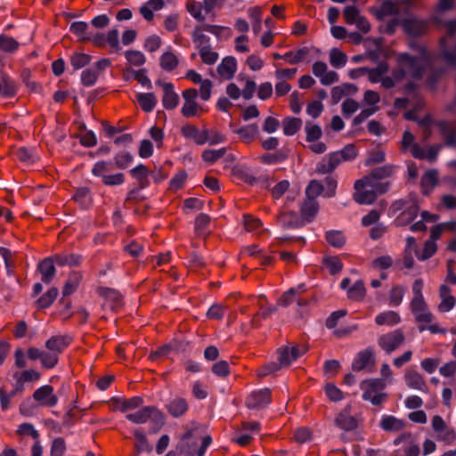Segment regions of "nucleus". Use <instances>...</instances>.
I'll return each instance as SVG.
<instances>
[{
  "instance_id": "1",
  "label": "nucleus",
  "mask_w": 456,
  "mask_h": 456,
  "mask_svg": "<svg viewBox=\"0 0 456 456\" xmlns=\"http://www.w3.org/2000/svg\"><path fill=\"white\" fill-rule=\"evenodd\" d=\"M396 61L397 65L392 71V77H383L379 81L386 89L394 87L396 82L403 79L420 78L428 61V56L425 52L418 57H412L408 53H401L397 56Z\"/></svg>"
},
{
  "instance_id": "2",
  "label": "nucleus",
  "mask_w": 456,
  "mask_h": 456,
  "mask_svg": "<svg viewBox=\"0 0 456 456\" xmlns=\"http://www.w3.org/2000/svg\"><path fill=\"white\" fill-rule=\"evenodd\" d=\"M423 281L417 279L412 284V299L410 302V309L414 316L419 332L428 330L432 334H445L446 330L440 327L435 322L436 318L428 308L422 294Z\"/></svg>"
},
{
  "instance_id": "3",
  "label": "nucleus",
  "mask_w": 456,
  "mask_h": 456,
  "mask_svg": "<svg viewBox=\"0 0 456 456\" xmlns=\"http://www.w3.org/2000/svg\"><path fill=\"white\" fill-rule=\"evenodd\" d=\"M438 27L445 31L440 39L441 57L449 66H456V20H439Z\"/></svg>"
},
{
  "instance_id": "4",
  "label": "nucleus",
  "mask_w": 456,
  "mask_h": 456,
  "mask_svg": "<svg viewBox=\"0 0 456 456\" xmlns=\"http://www.w3.org/2000/svg\"><path fill=\"white\" fill-rule=\"evenodd\" d=\"M126 418L134 424H144L151 421L152 432H158L165 423L163 412L155 406H145L137 411L128 413Z\"/></svg>"
},
{
  "instance_id": "5",
  "label": "nucleus",
  "mask_w": 456,
  "mask_h": 456,
  "mask_svg": "<svg viewBox=\"0 0 456 456\" xmlns=\"http://www.w3.org/2000/svg\"><path fill=\"white\" fill-rule=\"evenodd\" d=\"M387 384L383 379H367L360 383V388L362 391V399L370 401L373 405L381 404L387 398V394L383 392Z\"/></svg>"
},
{
  "instance_id": "6",
  "label": "nucleus",
  "mask_w": 456,
  "mask_h": 456,
  "mask_svg": "<svg viewBox=\"0 0 456 456\" xmlns=\"http://www.w3.org/2000/svg\"><path fill=\"white\" fill-rule=\"evenodd\" d=\"M377 16L380 20L392 17L385 27V32L387 34L395 33V29L400 25L403 26V20L401 18V10L398 3H394L389 0L384 1L377 12Z\"/></svg>"
},
{
  "instance_id": "7",
  "label": "nucleus",
  "mask_w": 456,
  "mask_h": 456,
  "mask_svg": "<svg viewBox=\"0 0 456 456\" xmlns=\"http://www.w3.org/2000/svg\"><path fill=\"white\" fill-rule=\"evenodd\" d=\"M431 426L438 441L451 445L456 440V431L449 427L441 416L435 415L431 419Z\"/></svg>"
},
{
  "instance_id": "8",
  "label": "nucleus",
  "mask_w": 456,
  "mask_h": 456,
  "mask_svg": "<svg viewBox=\"0 0 456 456\" xmlns=\"http://www.w3.org/2000/svg\"><path fill=\"white\" fill-rule=\"evenodd\" d=\"M182 95L184 102L181 108V113L184 118H192L197 116L200 111H203V108L196 102L199 93L195 88L184 90Z\"/></svg>"
},
{
  "instance_id": "9",
  "label": "nucleus",
  "mask_w": 456,
  "mask_h": 456,
  "mask_svg": "<svg viewBox=\"0 0 456 456\" xmlns=\"http://www.w3.org/2000/svg\"><path fill=\"white\" fill-rule=\"evenodd\" d=\"M395 446L400 448L395 454L402 451L405 456H419L420 449L414 436L410 432L402 433L394 440Z\"/></svg>"
},
{
  "instance_id": "10",
  "label": "nucleus",
  "mask_w": 456,
  "mask_h": 456,
  "mask_svg": "<svg viewBox=\"0 0 456 456\" xmlns=\"http://www.w3.org/2000/svg\"><path fill=\"white\" fill-rule=\"evenodd\" d=\"M376 363L375 352L372 347L360 351L352 362V370L354 371L367 370L371 372Z\"/></svg>"
},
{
  "instance_id": "11",
  "label": "nucleus",
  "mask_w": 456,
  "mask_h": 456,
  "mask_svg": "<svg viewBox=\"0 0 456 456\" xmlns=\"http://www.w3.org/2000/svg\"><path fill=\"white\" fill-rule=\"evenodd\" d=\"M404 334L401 330H395L383 334L378 338V345L387 354L396 350L404 342Z\"/></svg>"
},
{
  "instance_id": "12",
  "label": "nucleus",
  "mask_w": 456,
  "mask_h": 456,
  "mask_svg": "<svg viewBox=\"0 0 456 456\" xmlns=\"http://www.w3.org/2000/svg\"><path fill=\"white\" fill-rule=\"evenodd\" d=\"M307 348L302 345L290 344L281 347L279 353V362L281 366H289L291 362L302 356Z\"/></svg>"
},
{
  "instance_id": "13",
  "label": "nucleus",
  "mask_w": 456,
  "mask_h": 456,
  "mask_svg": "<svg viewBox=\"0 0 456 456\" xmlns=\"http://www.w3.org/2000/svg\"><path fill=\"white\" fill-rule=\"evenodd\" d=\"M33 399L42 407H54L58 403V397L50 385H44L35 390Z\"/></svg>"
},
{
  "instance_id": "14",
  "label": "nucleus",
  "mask_w": 456,
  "mask_h": 456,
  "mask_svg": "<svg viewBox=\"0 0 456 456\" xmlns=\"http://www.w3.org/2000/svg\"><path fill=\"white\" fill-rule=\"evenodd\" d=\"M142 403L143 400L140 396H134L128 399L125 397H112L109 401V405L112 411H120L122 412L137 409Z\"/></svg>"
},
{
  "instance_id": "15",
  "label": "nucleus",
  "mask_w": 456,
  "mask_h": 456,
  "mask_svg": "<svg viewBox=\"0 0 456 456\" xmlns=\"http://www.w3.org/2000/svg\"><path fill=\"white\" fill-rule=\"evenodd\" d=\"M312 70L323 86L332 85L338 80V73L333 70H328V66L323 61H315L313 64Z\"/></svg>"
},
{
  "instance_id": "16",
  "label": "nucleus",
  "mask_w": 456,
  "mask_h": 456,
  "mask_svg": "<svg viewBox=\"0 0 456 456\" xmlns=\"http://www.w3.org/2000/svg\"><path fill=\"white\" fill-rule=\"evenodd\" d=\"M354 188V200L359 204L370 205L373 203L378 197L377 192L365 186L360 179L355 181Z\"/></svg>"
},
{
  "instance_id": "17",
  "label": "nucleus",
  "mask_w": 456,
  "mask_h": 456,
  "mask_svg": "<svg viewBox=\"0 0 456 456\" xmlns=\"http://www.w3.org/2000/svg\"><path fill=\"white\" fill-rule=\"evenodd\" d=\"M271 403V390L261 389L251 393L247 398L246 404L249 409H261Z\"/></svg>"
},
{
  "instance_id": "18",
  "label": "nucleus",
  "mask_w": 456,
  "mask_h": 456,
  "mask_svg": "<svg viewBox=\"0 0 456 456\" xmlns=\"http://www.w3.org/2000/svg\"><path fill=\"white\" fill-rule=\"evenodd\" d=\"M335 425L344 431H351L357 428L358 421L355 417L351 414L350 406H346L336 417Z\"/></svg>"
},
{
  "instance_id": "19",
  "label": "nucleus",
  "mask_w": 456,
  "mask_h": 456,
  "mask_svg": "<svg viewBox=\"0 0 456 456\" xmlns=\"http://www.w3.org/2000/svg\"><path fill=\"white\" fill-rule=\"evenodd\" d=\"M156 84L159 85L163 89L162 103L164 108L167 110L175 109L179 103V96L175 92L173 84L161 81H158Z\"/></svg>"
},
{
  "instance_id": "20",
  "label": "nucleus",
  "mask_w": 456,
  "mask_h": 456,
  "mask_svg": "<svg viewBox=\"0 0 456 456\" xmlns=\"http://www.w3.org/2000/svg\"><path fill=\"white\" fill-rule=\"evenodd\" d=\"M98 293L104 298V305L113 311H116L123 305L122 295L113 289L100 288Z\"/></svg>"
},
{
  "instance_id": "21",
  "label": "nucleus",
  "mask_w": 456,
  "mask_h": 456,
  "mask_svg": "<svg viewBox=\"0 0 456 456\" xmlns=\"http://www.w3.org/2000/svg\"><path fill=\"white\" fill-rule=\"evenodd\" d=\"M338 151L331 152L325 156L316 166V171L320 174L331 173L335 168L343 162Z\"/></svg>"
},
{
  "instance_id": "22",
  "label": "nucleus",
  "mask_w": 456,
  "mask_h": 456,
  "mask_svg": "<svg viewBox=\"0 0 456 456\" xmlns=\"http://www.w3.org/2000/svg\"><path fill=\"white\" fill-rule=\"evenodd\" d=\"M13 379H15L14 386L16 387V391H20L22 393L24 390V384L38 381L41 379V374L36 370L28 369L21 372H15L13 374Z\"/></svg>"
},
{
  "instance_id": "23",
  "label": "nucleus",
  "mask_w": 456,
  "mask_h": 456,
  "mask_svg": "<svg viewBox=\"0 0 456 456\" xmlns=\"http://www.w3.org/2000/svg\"><path fill=\"white\" fill-rule=\"evenodd\" d=\"M72 339L68 335L53 336L45 342V347L60 355L71 343Z\"/></svg>"
},
{
  "instance_id": "24",
  "label": "nucleus",
  "mask_w": 456,
  "mask_h": 456,
  "mask_svg": "<svg viewBox=\"0 0 456 456\" xmlns=\"http://www.w3.org/2000/svg\"><path fill=\"white\" fill-rule=\"evenodd\" d=\"M403 28L405 33L410 36H420L428 30V22L416 18L403 20Z\"/></svg>"
},
{
  "instance_id": "25",
  "label": "nucleus",
  "mask_w": 456,
  "mask_h": 456,
  "mask_svg": "<svg viewBox=\"0 0 456 456\" xmlns=\"http://www.w3.org/2000/svg\"><path fill=\"white\" fill-rule=\"evenodd\" d=\"M404 380L408 387L421 392L428 391L427 383L423 376L415 370H408L404 375Z\"/></svg>"
},
{
  "instance_id": "26",
  "label": "nucleus",
  "mask_w": 456,
  "mask_h": 456,
  "mask_svg": "<svg viewBox=\"0 0 456 456\" xmlns=\"http://www.w3.org/2000/svg\"><path fill=\"white\" fill-rule=\"evenodd\" d=\"M290 183L288 180H281L278 182L272 189L271 195L273 199H281L285 192H288L286 198L287 201H293L298 195V191L289 190Z\"/></svg>"
},
{
  "instance_id": "27",
  "label": "nucleus",
  "mask_w": 456,
  "mask_h": 456,
  "mask_svg": "<svg viewBox=\"0 0 456 456\" xmlns=\"http://www.w3.org/2000/svg\"><path fill=\"white\" fill-rule=\"evenodd\" d=\"M237 70V61L234 57L227 56L224 58L221 63L217 66L216 71L218 75L225 80H230L233 77Z\"/></svg>"
},
{
  "instance_id": "28",
  "label": "nucleus",
  "mask_w": 456,
  "mask_h": 456,
  "mask_svg": "<svg viewBox=\"0 0 456 456\" xmlns=\"http://www.w3.org/2000/svg\"><path fill=\"white\" fill-rule=\"evenodd\" d=\"M233 132L239 135L240 142L245 144H250L256 139L259 129L256 124H249L239 128H234Z\"/></svg>"
},
{
  "instance_id": "29",
  "label": "nucleus",
  "mask_w": 456,
  "mask_h": 456,
  "mask_svg": "<svg viewBox=\"0 0 456 456\" xmlns=\"http://www.w3.org/2000/svg\"><path fill=\"white\" fill-rule=\"evenodd\" d=\"M419 207L415 201H411L403 211L395 218L396 226H405L410 224L418 215Z\"/></svg>"
},
{
  "instance_id": "30",
  "label": "nucleus",
  "mask_w": 456,
  "mask_h": 456,
  "mask_svg": "<svg viewBox=\"0 0 456 456\" xmlns=\"http://www.w3.org/2000/svg\"><path fill=\"white\" fill-rule=\"evenodd\" d=\"M380 427L387 432H398L404 429L406 422L392 415H384L380 420Z\"/></svg>"
},
{
  "instance_id": "31",
  "label": "nucleus",
  "mask_w": 456,
  "mask_h": 456,
  "mask_svg": "<svg viewBox=\"0 0 456 456\" xmlns=\"http://www.w3.org/2000/svg\"><path fill=\"white\" fill-rule=\"evenodd\" d=\"M181 134L184 138L192 140L198 145L205 144L204 130L200 131L194 125L186 124L183 126Z\"/></svg>"
},
{
  "instance_id": "32",
  "label": "nucleus",
  "mask_w": 456,
  "mask_h": 456,
  "mask_svg": "<svg viewBox=\"0 0 456 456\" xmlns=\"http://www.w3.org/2000/svg\"><path fill=\"white\" fill-rule=\"evenodd\" d=\"M18 441L20 444H26L28 438L37 440L40 437L38 431L30 423H22L18 427L16 431Z\"/></svg>"
},
{
  "instance_id": "33",
  "label": "nucleus",
  "mask_w": 456,
  "mask_h": 456,
  "mask_svg": "<svg viewBox=\"0 0 456 456\" xmlns=\"http://www.w3.org/2000/svg\"><path fill=\"white\" fill-rule=\"evenodd\" d=\"M189 405L187 401L182 397H175L172 399L167 405V410L169 414L175 418H179L185 414L188 411Z\"/></svg>"
},
{
  "instance_id": "34",
  "label": "nucleus",
  "mask_w": 456,
  "mask_h": 456,
  "mask_svg": "<svg viewBox=\"0 0 456 456\" xmlns=\"http://www.w3.org/2000/svg\"><path fill=\"white\" fill-rule=\"evenodd\" d=\"M319 211V204L314 199L306 198L301 206V216L304 220L311 222Z\"/></svg>"
},
{
  "instance_id": "35",
  "label": "nucleus",
  "mask_w": 456,
  "mask_h": 456,
  "mask_svg": "<svg viewBox=\"0 0 456 456\" xmlns=\"http://www.w3.org/2000/svg\"><path fill=\"white\" fill-rule=\"evenodd\" d=\"M438 149L432 146L428 151L420 147L418 143L413 144L411 149V153L413 158L418 159H428L435 161L437 157Z\"/></svg>"
},
{
  "instance_id": "36",
  "label": "nucleus",
  "mask_w": 456,
  "mask_h": 456,
  "mask_svg": "<svg viewBox=\"0 0 456 456\" xmlns=\"http://www.w3.org/2000/svg\"><path fill=\"white\" fill-rule=\"evenodd\" d=\"M53 258H46L38 265V270L41 273V281L49 284L55 275V267Z\"/></svg>"
},
{
  "instance_id": "37",
  "label": "nucleus",
  "mask_w": 456,
  "mask_h": 456,
  "mask_svg": "<svg viewBox=\"0 0 456 456\" xmlns=\"http://www.w3.org/2000/svg\"><path fill=\"white\" fill-rule=\"evenodd\" d=\"M82 260L83 258L80 255L73 253L56 254L53 256L54 263L60 266H77L82 263Z\"/></svg>"
},
{
  "instance_id": "38",
  "label": "nucleus",
  "mask_w": 456,
  "mask_h": 456,
  "mask_svg": "<svg viewBox=\"0 0 456 456\" xmlns=\"http://www.w3.org/2000/svg\"><path fill=\"white\" fill-rule=\"evenodd\" d=\"M360 180L362 181L365 186L370 188L371 191L377 192V195H380L387 192L390 187L389 182H379V179L373 178L370 175H365Z\"/></svg>"
},
{
  "instance_id": "39",
  "label": "nucleus",
  "mask_w": 456,
  "mask_h": 456,
  "mask_svg": "<svg viewBox=\"0 0 456 456\" xmlns=\"http://www.w3.org/2000/svg\"><path fill=\"white\" fill-rule=\"evenodd\" d=\"M164 6L165 2L163 0H149L140 8V13L146 20L151 21L154 18L153 12L159 11Z\"/></svg>"
},
{
  "instance_id": "40",
  "label": "nucleus",
  "mask_w": 456,
  "mask_h": 456,
  "mask_svg": "<svg viewBox=\"0 0 456 456\" xmlns=\"http://www.w3.org/2000/svg\"><path fill=\"white\" fill-rule=\"evenodd\" d=\"M135 97L140 107L145 112L152 111L157 104V98L153 93H139Z\"/></svg>"
},
{
  "instance_id": "41",
  "label": "nucleus",
  "mask_w": 456,
  "mask_h": 456,
  "mask_svg": "<svg viewBox=\"0 0 456 456\" xmlns=\"http://www.w3.org/2000/svg\"><path fill=\"white\" fill-rule=\"evenodd\" d=\"M401 322V317L395 311H386L379 314L375 318L376 324L379 326L387 325L394 326Z\"/></svg>"
},
{
  "instance_id": "42",
  "label": "nucleus",
  "mask_w": 456,
  "mask_h": 456,
  "mask_svg": "<svg viewBox=\"0 0 456 456\" xmlns=\"http://www.w3.org/2000/svg\"><path fill=\"white\" fill-rule=\"evenodd\" d=\"M303 122L299 118L287 117L282 120L283 133L287 136L297 134L302 127Z\"/></svg>"
},
{
  "instance_id": "43",
  "label": "nucleus",
  "mask_w": 456,
  "mask_h": 456,
  "mask_svg": "<svg viewBox=\"0 0 456 456\" xmlns=\"http://www.w3.org/2000/svg\"><path fill=\"white\" fill-rule=\"evenodd\" d=\"M277 221L283 228H296L301 225L295 212H282L278 216Z\"/></svg>"
},
{
  "instance_id": "44",
  "label": "nucleus",
  "mask_w": 456,
  "mask_h": 456,
  "mask_svg": "<svg viewBox=\"0 0 456 456\" xmlns=\"http://www.w3.org/2000/svg\"><path fill=\"white\" fill-rule=\"evenodd\" d=\"M179 63V59L176 54L172 51L165 52L159 59V65L162 69L171 71L175 69Z\"/></svg>"
},
{
  "instance_id": "45",
  "label": "nucleus",
  "mask_w": 456,
  "mask_h": 456,
  "mask_svg": "<svg viewBox=\"0 0 456 456\" xmlns=\"http://www.w3.org/2000/svg\"><path fill=\"white\" fill-rule=\"evenodd\" d=\"M440 131L444 135L445 142L448 145L456 143V125L445 121L438 124Z\"/></svg>"
},
{
  "instance_id": "46",
  "label": "nucleus",
  "mask_w": 456,
  "mask_h": 456,
  "mask_svg": "<svg viewBox=\"0 0 456 456\" xmlns=\"http://www.w3.org/2000/svg\"><path fill=\"white\" fill-rule=\"evenodd\" d=\"M132 176L137 180L139 189H144L149 185V171L147 167L140 164L130 171Z\"/></svg>"
},
{
  "instance_id": "47",
  "label": "nucleus",
  "mask_w": 456,
  "mask_h": 456,
  "mask_svg": "<svg viewBox=\"0 0 456 456\" xmlns=\"http://www.w3.org/2000/svg\"><path fill=\"white\" fill-rule=\"evenodd\" d=\"M205 29L203 28V25L198 26L194 28L191 34L192 42L195 44L198 50L210 46V38L203 33Z\"/></svg>"
},
{
  "instance_id": "48",
  "label": "nucleus",
  "mask_w": 456,
  "mask_h": 456,
  "mask_svg": "<svg viewBox=\"0 0 456 456\" xmlns=\"http://www.w3.org/2000/svg\"><path fill=\"white\" fill-rule=\"evenodd\" d=\"M437 172L436 170H428L426 172L420 180V184L423 192L428 194L437 183Z\"/></svg>"
},
{
  "instance_id": "49",
  "label": "nucleus",
  "mask_w": 456,
  "mask_h": 456,
  "mask_svg": "<svg viewBox=\"0 0 456 456\" xmlns=\"http://www.w3.org/2000/svg\"><path fill=\"white\" fill-rule=\"evenodd\" d=\"M365 293L364 283L362 280H359L347 289V297L354 301H362L365 297Z\"/></svg>"
},
{
  "instance_id": "50",
  "label": "nucleus",
  "mask_w": 456,
  "mask_h": 456,
  "mask_svg": "<svg viewBox=\"0 0 456 456\" xmlns=\"http://www.w3.org/2000/svg\"><path fill=\"white\" fill-rule=\"evenodd\" d=\"M232 175L236 178H238L247 183H249V184H253L256 181V179L254 176V175L252 174L251 170L245 166H235L232 168Z\"/></svg>"
},
{
  "instance_id": "51",
  "label": "nucleus",
  "mask_w": 456,
  "mask_h": 456,
  "mask_svg": "<svg viewBox=\"0 0 456 456\" xmlns=\"http://www.w3.org/2000/svg\"><path fill=\"white\" fill-rule=\"evenodd\" d=\"M82 279V275L79 273H71L63 287V296H69L74 293L78 287V284Z\"/></svg>"
},
{
  "instance_id": "52",
  "label": "nucleus",
  "mask_w": 456,
  "mask_h": 456,
  "mask_svg": "<svg viewBox=\"0 0 456 456\" xmlns=\"http://www.w3.org/2000/svg\"><path fill=\"white\" fill-rule=\"evenodd\" d=\"M389 69L388 65L386 62H380L376 68L369 69L366 70V74L369 76V80L372 83L379 82L385 74Z\"/></svg>"
},
{
  "instance_id": "53",
  "label": "nucleus",
  "mask_w": 456,
  "mask_h": 456,
  "mask_svg": "<svg viewBox=\"0 0 456 456\" xmlns=\"http://www.w3.org/2000/svg\"><path fill=\"white\" fill-rule=\"evenodd\" d=\"M347 61V56L338 48H332L330 51V63L333 68H343Z\"/></svg>"
},
{
  "instance_id": "54",
  "label": "nucleus",
  "mask_w": 456,
  "mask_h": 456,
  "mask_svg": "<svg viewBox=\"0 0 456 456\" xmlns=\"http://www.w3.org/2000/svg\"><path fill=\"white\" fill-rule=\"evenodd\" d=\"M69 30L72 34L77 36L79 40L86 41L90 39L88 34V25L85 21H75L70 25Z\"/></svg>"
},
{
  "instance_id": "55",
  "label": "nucleus",
  "mask_w": 456,
  "mask_h": 456,
  "mask_svg": "<svg viewBox=\"0 0 456 456\" xmlns=\"http://www.w3.org/2000/svg\"><path fill=\"white\" fill-rule=\"evenodd\" d=\"M17 394H21V392L16 391L15 386L10 392L6 391L4 387H0V407L2 411H5L11 407V401Z\"/></svg>"
},
{
  "instance_id": "56",
  "label": "nucleus",
  "mask_w": 456,
  "mask_h": 456,
  "mask_svg": "<svg viewBox=\"0 0 456 456\" xmlns=\"http://www.w3.org/2000/svg\"><path fill=\"white\" fill-rule=\"evenodd\" d=\"M204 137L206 139L205 143L210 145H216L225 142V135L219 132L217 129H204Z\"/></svg>"
},
{
  "instance_id": "57",
  "label": "nucleus",
  "mask_w": 456,
  "mask_h": 456,
  "mask_svg": "<svg viewBox=\"0 0 456 456\" xmlns=\"http://www.w3.org/2000/svg\"><path fill=\"white\" fill-rule=\"evenodd\" d=\"M226 148H220L218 150H205L202 151V159L209 165L214 164L219 159L223 158L226 153Z\"/></svg>"
},
{
  "instance_id": "58",
  "label": "nucleus",
  "mask_w": 456,
  "mask_h": 456,
  "mask_svg": "<svg viewBox=\"0 0 456 456\" xmlns=\"http://www.w3.org/2000/svg\"><path fill=\"white\" fill-rule=\"evenodd\" d=\"M244 226L248 232H256L258 234L265 232V230L262 228V222L250 215L244 216Z\"/></svg>"
},
{
  "instance_id": "59",
  "label": "nucleus",
  "mask_w": 456,
  "mask_h": 456,
  "mask_svg": "<svg viewBox=\"0 0 456 456\" xmlns=\"http://www.w3.org/2000/svg\"><path fill=\"white\" fill-rule=\"evenodd\" d=\"M437 250L436 243L433 240H428L425 244L422 251H416V256L420 261H425L430 258L432 256L436 254Z\"/></svg>"
},
{
  "instance_id": "60",
  "label": "nucleus",
  "mask_w": 456,
  "mask_h": 456,
  "mask_svg": "<svg viewBox=\"0 0 456 456\" xmlns=\"http://www.w3.org/2000/svg\"><path fill=\"white\" fill-rule=\"evenodd\" d=\"M238 80L243 81L245 83V85L241 90L243 98L246 100L251 99L253 97L256 88V85L255 81L250 79L248 77L242 76V75H239Z\"/></svg>"
},
{
  "instance_id": "61",
  "label": "nucleus",
  "mask_w": 456,
  "mask_h": 456,
  "mask_svg": "<svg viewBox=\"0 0 456 456\" xmlns=\"http://www.w3.org/2000/svg\"><path fill=\"white\" fill-rule=\"evenodd\" d=\"M58 296V289L56 288H51L46 293H45L37 301V305L38 308H47L49 307L53 301L56 299Z\"/></svg>"
},
{
  "instance_id": "62",
  "label": "nucleus",
  "mask_w": 456,
  "mask_h": 456,
  "mask_svg": "<svg viewBox=\"0 0 456 456\" xmlns=\"http://www.w3.org/2000/svg\"><path fill=\"white\" fill-rule=\"evenodd\" d=\"M203 28L205 29V31L215 35L218 38H221L223 37L227 38L230 37L232 35V30L228 27L204 24Z\"/></svg>"
},
{
  "instance_id": "63",
  "label": "nucleus",
  "mask_w": 456,
  "mask_h": 456,
  "mask_svg": "<svg viewBox=\"0 0 456 456\" xmlns=\"http://www.w3.org/2000/svg\"><path fill=\"white\" fill-rule=\"evenodd\" d=\"M125 56L130 65L142 66L146 61L144 54L137 50H128L125 53Z\"/></svg>"
},
{
  "instance_id": "64",
  "label": "nucleus",
  "mask_w": 456,
  "mask_h": 456,
  "mask_svg": "<svg viewBox=\"0 0 456 456\" xmlns=\"http://www.w3.org/2000/svg\"><path fill=\"white\" fill-rule=\"evenodd\" d=\"M326 240L330 245L336 248H341L346 243V238L339 231L327 232Z\"/></svg>"
}]
</instances>
